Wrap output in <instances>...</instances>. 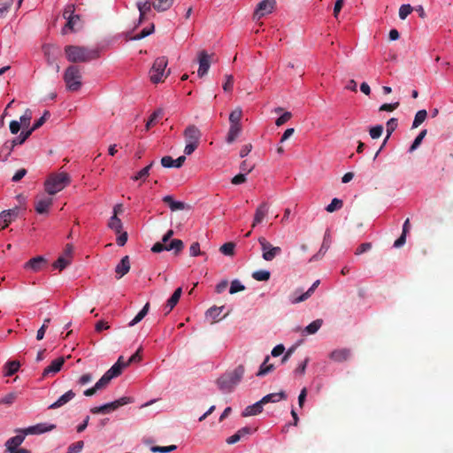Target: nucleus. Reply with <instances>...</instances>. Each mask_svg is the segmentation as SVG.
I'll use <instances>...</instances> for the list:
<instances>
[{"mask_svg":"<svg viewBox=\"0 0 453 453\" xmlns=\"http://www.w3.org/2000/svg\"><path fill=\"white\" fill-rule=\"evenodd\" d=\"M412 11L413 8L411 7V4L401 5L399 9V18L401 19H405L408 17V15L411 13Z\"/></svg>","mask_w":453,"mask_h":453,"instance_id":"6e6d98bb","label":"nucleus"},{"mask_svg":"<svg viewBox=\"0 0 453 453\" xmlns=\"http://www.w3.org/2000/svg\"><path fill=\"white\" fill-rule=\"evenodd\" d=\"M181 294H182L181 288H178L175 289V291L173 292L172 296L166 302L165 309H167V311H166L165 314H168L174 308V306L178 303Z\"/></svg>","mask_w":453,"mask_h":453,"instance_id":"bb28decb","label":"nucleus"},{"mask_svg":"<svg viewBox=\"0 0 453 453\" xmlns=\"http://www.w3.org/2000/svg\"><path fill=\"white\" fill-rule=\"evenodd\" d=\"M270 357L267 356L263 364L260 365L258 372H257V376H265L267 373L273 371L274 366L272 364H268Z\"/></svg>","mask_w":453,"mask_h":453,"instance_id":"72a5a7b5","label":"nucleus"},{"mask_svg":"<svg viewBox=\"0 0 453 453\" xmlns=\"http://www.w3.org/2000/svg\"><path fill=\"white\" fill-rule=\"evenodd\" d=\"M245 372L242 365H238L233 372L222 375L217 380V385L222 392H231L241 381Z\"/></svg>","mask_w":453,"mask_h":453,"instance_id":"f03ea898","label":"nucleus"},{"mask_svg":"<svg viewBox=\"0 0 453 453\" xmlns=\"http://www.w3.org/2000/svg\"><path fill=\"white\" fill-rule=\"evenodd\" d=\"M298 292L299 291H296L288 296L289 301L292 304L299 303L301 302L307 300L310 297L309 293L307 292L297 295Z\"/></svg>","mask_w":453,"mask_h":453,"instance_id":"ea45409f","label":"nucleus"},{"mask_svg":"<svg viewBox=\"0 0 453 453\" xmlns=\"http://www.w3.org/2000/svg\"><path fill=\"white\" fill-rule=\"evenodd\" d=\"M65 362V357H60L53 360L49 366H47L42 372V377H48L50 374L58 372Z\"/></svg>","mask_w":453,"mask_h":453,"instance_id":"2eb2a0df","label":"nucleus"},{"mask_svg":"<svg viewBox=\"0 0 453 453\" xmlns=\"http://www.w3.org/2000/svg\"><path fill=\"white\" fill-rule=\"evenodd\" d=\"M71 264V259L64 256L59 257L52 265L53 268L60 271L64 270Z\"/></svg>","mask_w":453,"mask_h":453,"instance_id":"c03bdc74","label":"nucleus"},{"mask_svg":"<svg viewBox=\"0 0 453 453\" xmlns=\"http://www.w3.org/2000/svg\"><path fill=\"white\" fill-rule=\"evenodd\" d=\"M226 81L223 84V90L225 92H231L234 87V76L232 74L225 75Z\"/></svg>","mask_w":453,"mask_h":453,"instance_id":"4d7b16f0","label":"nucleus"},{"mask_svg":"<svg viewBox=\"0 0 453 453\" xmlns=\"http://www.w3.org/2000/svg\"><path fill=\"white\" fill-rule=\"evenodd\" d=\"M19 215V208L15 207L0 213V228L4 229L8 226Z\"/></svg>","mask_w":453,"mask_h":453,"instance_id":"f8f14e48","label":"nucleus"},{"mask_svg":"<svg viewBox=\"0 0 453 453\" xmlns=\"http://www.w3.org/2000/svg\"><path fill=\"white\" fill-rule=\"evenodd\" d=\"M53 200L50 196H37L35 200V209L37 213H46L49 208L52 205Z\"/></svg>","mask_w":453,"mask_h":453,"instance_id":"4468645a","label":"nucleus"},{"mask_svg":"<svg viewBox=\"0 0 453 453\" xmlns=\"http://www.w3.org/2000/svg\"><path fill=\"white\" fill-rule=\"evenodd\" d=\"M213 56H214L213 54L210 55L205 50H201L198 52L197 59H198V63H199V67L197 70V75L200 78H202L205 74H207V73L210 69Z\"/></svg>","mask_w":453,"mask_h":453,"instance_id":"1a4fd4ad","label":"nucleus"},{"mask_svg":"<svg viewBox=\"0 0 453 453\" xmlns=\"http://www.w3.org/2000/svg\"><path fill=\"white\" fill-rule=\"evenodd\" d=\"M397 125H398V121H397V119L395 118H391L388 122H387V137L385 138L384 142H383V144L382 146L380 148V150L377 151V153L375 154V157L374 158L378 156V154L380 152V150H382V147L385 145V143L387 142L388 139L390 137L391 134L395 130V128L397 127Z\"/></svg>","mask_w":453,"mask_h":453,"instance_id":"cd10ccee","label":"nucleus"},{"mask_svg":"<svg viewBox=\"0 0 453 453\" xmlns=\"http://www.w3.org/2000/svg\"><path fill=\"white\" fill-rule=\"evenodd\" d=\"M75 393L73 390H69L66 393H65L63 395H61L55 403L50 404L49 406V409H58L65 403H67L69 401H71L73 398H74Z\"/></svg>","mask_w":453,"mask_h":453,"instance_id":"5701e85b","label":"nucleus"},{"mask_svg":"<svg viewBox=\"0 0 453 453\" xmlns=\"http://www.w3.org/2000/svg\"><path fill=\"white\" fill-rule=\"evenodd\" d=\"M83 447H84L83 441H76V442L69 445V447L67 448L66 453H80L82 450Z\"/></svg>","mask_w":453,"mask_h":453,"instance_id":"864d4df0","label":"nucleus"},{"mask_svg":"<svg viewBox=\"0 0 453 453\" xmlns=\"http://www.w3.org/2000/svg\"><path fill=\"white\" fill-rule=\"evenodd\" d=\"M123 368L119 365V364H114L106 373L111 376V379L118 377L121 374Z\"/></svg>","mask_w":453,"mask_h":453,"instance_id":"5fc2aeb1","label":"nucleus"},{"mask_svg":"<svg viewBox=\"0 0 453 453\" xmlns=\"http://www.w3.org/2000/svg\"><path fill=\"white\" fill-rule=\"evenodd\" d=\"M383 133V126L382 125H377L375 127H372L369 130L370 136L372 139H378L381 136Z\"/></svg>","mask_w":453,"mask_h":453,"instance_id":"13d9d810","label":"nucleus"},{"mask_svg":"<svg viewBox=\"0 0 453 453\" xmlns=\"http://www.w3.org/2000/svg\"><path fill=\"white\" fill-rule=\"evenodd\" d=\"M242 117V111L240 107L234 109L229 115V122L231 125H241L240 121Z\"/></svg>","mask_w":453,"mask_h":453,"instance_id":"37998d69","label":"nucleus"},{"mask_svg":"<svg viewBox=\"0 0 453 453\" xmlns=\"http://www.w3.org/2000/svg\"><path fill=\"white\" fill-rule=\"evenodd\" d=\"M153 165H154V161L150 162L147 166H145L141 171H139L135 175L132 176L131 179L134 181H137L140 180L142 181H145V180L150 175V171L151 167L153 166Z\"/></svg>","mask_w":453,"mask_h":453,"instance_id":"2f4dec72","label":"nucleus"},{"mask_svg":"<svg viewBox=\"0 0 453 453\" xmlns=\"http://www.w3.org/2000/svg\"><path fill=\"white\" fill-rule=\"evenodd\" d=\"M46 265L47 260L42 256H37L28 260L24 265V268L37 273L40 272Z\"/></svg>","mask_w":453,"mask_h":453,"instance_id":"ddd939ff","label":"nucleus"},{"mask_svg":"<svg viewBox=\"0 0 453 453\" xmlns=\"http://www.w3.org/2000/svg\"><path fill=\"white\" fill-rule=\"evenodd\" d=\"M65 53L68 61L72 63L89 62L100 57L98 49H90L84 46L67 45Z\"/></svg>","mask_w":453,"mask_h":453,"instance_id":"f257e3e1","label":"nucleus"},{"mask_svg":"<svg viewBox=\"0 0 453 453\" xmlns=\"http://www.w3.org/2000/svg\"><path fill=\"white\" fill-rule=\"evenodd\" d=\"M298 292L299 291H296L288 296L289 301L292 304L299 303L301 302L307 300L310 297L309 293L307 292L297 295Z\"/></svg>","mask_w":453,"mask_h":453,"instance_id":"a19ab883","label":"nucleus"},{"mask_svg":"<svg viewBox=\"0 0 453 453\" xmlns=\"http://www.w3.org/2000/svg\"><path fill=\"white\" fill-rule=\"evenodd\" d=\"M426 129L422 130L418 135L415 138L414 142H412L411 146L409 149L410 152L414 151L422 142L423 139L426 135Z\"/></svg>","mask_w":453,"mask_h":453,"instance_id":"8fccbe9b","label":"nucleus"},{"mask_svg":"<svg viewBox=\"0 0 453 453\" xmlns=\"http://www.w3.org/2000/svg\"><path fill=\"white\" fill-rule=\"evenodd\" d=\"M154 25L151 24L150 28H143L139 34L135 35L132 39L133 40H141L154 32Z\"/></svg>","mask_w":453,"mask_h":453,"instance_id":"052dcab7","label":"nucleus"},{"mask_svg":"<svg viewBox=\"0 0 453 453\" xmlns=\"http://www.w3.org/2000/svg\"><path fill=\"white\" fill-rule=\"evenodd\" d=\"M20 367V363L19 361L13 360V361H8L4 366V376L10 377L16 373Z\"/></svg>","mask_w":453,"mask_h":453,"instance_id":"c85d7f7f","label":"nucleus"},{"mask_svg":"<svg viewBox=\"0 0 453 453\" xmlns=\"http://www.w3.org/2000/svg\"><path fill=\"white\" fill-rule=\"evenodd\" d=\"M276 6V0L261 1L253 14V19L258 20L266 14L272 13Z\"/></svg>","mask_w":453,"mask_h":453,"instance_id":"9d476101","label":"nucleus"},{"mask_svg":"<svg viewBox=\"0 0 453 453\" xmlns=\"http://www.w3.org/2000/svg\"><path fill=\"white\" fill-rule=\"evenodd\" d=\"M351 356V351L349 349H338L332 351L329 355L330 359L334 362H344L347 361Z\"/></svg>","mask_w":453,"mask_h":453,"instance_id":"a211bd4d","label":"nucleus"},{"mask_svg":"<svg viewBox=\"0 0 453 453\" xmlns=\"http://www.w3.org/2000/svg\"><path fill=\"white\" fill-rule=\"evenodd\" d=\"M163 202L167 204L172 211H181V210H189L190 205L183 203L175 201L172 196H165L163 197Z\"/></svg>","mask_w":453,"mask_h":453,"instance_id":"aec40b11","label":"nucleus"},{"mask_svg":"<svg viewBox=\"0 0 453 453\" xmlns=\"http://www.w3.org/2000/svg\"><path fill=\"white\" fill-rule=\"evenodd\" d=\"M263 406L264 404L261 403V400L255 403L252 405L247 406L244 411L242 413V417H250V416H255L263 411Z\"/></svg>","mask_w":453,"mask_h":453,"instance_id":"b1692460","label":"nucleus"},{"mask_svg":"<svg viewBox=\"0 0 453 453\" xmlns=\"http://www.w3.org/2000/svg\"><path fill=\"white\" fill-rule=\"evenodd\" d=\"M16 145H17V140H12V141L6 142L0 148V160L3 161V162L7 161V159L10 157L13 148Z\"/></svg>","mask_w":453,"mask_h":453,"instance_id":"4be33fe9","label":"nucleus"},{"mask_svg":"<svg viewBox=\"0 0 453 453\" xmlns=\"http://www.w3.org/2000/svg\"><path fill=\"white\" fill-rule=\"evenodd\" d=\"M287 398V395L284 391H280L278 393H272L265 395L261 399V403L264 405L268 403H278L281 400H285Z\"/></svg>","mask_w":453,"mask_h":453,"instance_id":"393cba45","label":"nucleus"},{"mask_svg":"<svg viewBox=\"0 0 453 453\" xmlns=\"http://www.w3.org/2000/svg\"><path fill=\"white\" fill-rule=\"evenodd\" d=\"M242 127L241 125H231L229 127V130L226 138L227 143H233L235 139L238 137L241 133Z\"/></svg>","mask_w":453,"mask_h":453,"instance_id":"7c9ffc66","label":"nucleus"},{"mask_svg":"<svg viewBox=\"0 0 453 453\" xmlns=\"http://www.w3.org/2000/svg\"><path fill=\"white\" fill-rule=\"evenodd\" d=\"M17 435L11 437L5 441V449L7 452L12 451L18 449L24 441L26 434L22 432V429H17Z\"/></svg>","mask_w":453,"mask_h":453,"instance_id":"9b49d317","label":"nucleus"},{"mask_svg":"<svg viewBox=\"0 0 453 453\" xmlns=\"http://www.w3.org/2000/svg\"><path fill=\"white\" fill-rule=\"evenodd\" d=\"M271 273L266 270L256 271L252 273L253 279L257 281H266L270 279Z\"/></svg>","mask_w":453,"mask_h":453,"instance_id":"49530a36","label":"nucleus"},{"mask_svg":"<svg viewBox=\"0 0 453 453\" xmlns=\"http://www.w3.org/2000/svg\"><path fill=\"white\" fill-rule=\"evenodd\" d=\"M258 242L261 246L262 257L265 261H272L281 253L280 247L273 246L264 236L258 238Z\"/></svg>","mask_w":453,"mask_h":453,"instance_id":"6e6552de","label":"nucleus"},{"mask_svg":"<svg viewBox=\"0 0 453 453\" xmlns=\"http://www.w3.org/2000/svg\"><path fill=\"white\" fill-rule=\"evenodd\" d=\"M129 270H130L129 257L125 256L124 257H122V259L120 260V262L117 265V266L115 268V272L117 273V278L118 279L122 278L124 275H126L129 272Z\"/></svg>","mask_w":453,"mask_h":453,"instance_id":"412c9836","label":"nucleus"},{"mask_svg":"<svg viewBox=\"0 0 453 453\" xmlns=\"http://www.w3.org/2000/svg\"><path fill=\"white\" fill-rule=\"evenodd\" d=\"M269 211V205L267 203H262L256 210L252 227H255L257 224L261 223L266 217Z\"/></svg>","mask_w":453,"mask_h":453,"instance_id":"6ab92c4d","label":"nucleus"},{"mask_svg":"<svg viewBox=\"0 0 453 453\" xmlns=\"http://www.w3.org/2000/svg\"><path fill=\"white\" fill-rule=\"evenodd\" d=\"M75 12V5L73 4H67L63 12V17L65 19H68L72 16H78L74 13Z\"/></svg>","mask_w":453,"mask_h":453,"instance_id":"0e129e2a","label":"nucleus"},{"mask_svg":"<svg viewBox=\"0 0 453 453\" xmlns=\"http://www.w3.org/2000/svg\"><path fill=\"white\" fill-rule=\"evenodd\" d=\"M244 289V285H242L238 280H234L231 282L229 293L233 295L237 292L243 291Z\"/></svg>","mask_w":453,"mask_h":453,"instance_id":"bf43d9fd","label":"nucleus"},{"mask_svg":"<svg viewBox=\"0 0 453 453\" xmlns=\"http://www.w3.org/2000/svg\"><path fill=\"white\" fill-rule=\"evenodd\" d=\"M150 303H147L143 308L138 312V314L128 323L129 326H134L139 323L149 312Z\"/></svg>","mask_w":453,"mask_h":453,"instance_id":"4c0bfd02","label":"nucleus"},{"mask_svg":"<svg viewBox=\"0 0 453 453\" xmlns=\"http://www.w3.org/2000/svg\"><path fill=\"white\" fill-rule=\"evenodd\" d=\"M234 242H226L220 248L219 250L222 254L226 256H234Z\"/></svg>","mask_w":453,"mask_h":453,"instance_id":"09e8293b","label":"nucleus"},{"mask_svg":"<svg viewBox=\"0 0 453 453\" xmlns=\"http://www.w3.org/2000/svg\"><path fill=\"white\" fill-rule=\"evenodd\" d=\"M164 116V111L162 109H157V111H155L149 118L147 123H146V126H145V128L146 130H150L151 127H153L157 119L159 118H162Z\"/></svg>","mask_w":453,"mask_h":453,"instance_id":"e433bc0d","label":"nucleus"},{"mask_svg":"<svg viewBox=\"0 0 453 453\" xmlns=\"http://www.w3.org/2000/svg\"><path fill=\"white\" fill-rule=\"evenodd\" d=\"M291 117H292L291 112H289V111L284 112L281 116H280L276 119V121H275L276 126H278V127L282 126L283 124L288 122L291 119Z\"/></svg>","mask_w":453,"mask_h":453,"instance_id":"774afa93","label":"nucleus"},{"mask_svg":"<svg viewBox=\"0 0 453 453\" xmlns=\"http://www.w3.org/2000/svg\"><path fill=\"white\" fill-rule=\"evenodd\" d=\"M81 21L80 15L78 16H72L68 19H66V24L62 29V34H66V29H69L70 31H75V27L79 25Z\"/></svg>","mask_w":453,"mask_h":453,"instance_id":"473e14b6","label":"nucleus"},{"mask_svg":"<svg viewBox=\"0 0 453 453\" xmlns=\"http://www.w3.org/2000/svg\"><path fill=\"white\" fill-rule=\"evenodd\" d=\"M108 226L116 234H119L122 230V222L116 215H112L108 222Z\"/></svg>","mask_w":453,"mask_h":453,"instance_id":"58836bf2","label":"nucleus"},{"mask_svg":"<svg viewBox=\"0 0 453 453\" xmlns=\"http://www.w3.org/2000/svg\"><path fill=\"white\" fill-rule=\"evenodd\" d=\"M167 64L168 61L165 57H159L156 58L150 71V78L153 83L162 82L164 81V79L169 75L170 71L165 72Z\"/></svg>","mask_w":453,"mask_h":453,"instance_id":"39448f33","label":"nucleus"},{"mask_svg":"<svg viewBox=\"0 0 453 453\" xmlns=\"http://www.w3.org/2000/svg\"><path fill=\"white\" fill-rule=\"evenodd\" d=\"M81 70L76 65H70L66 68L64 74V81L66 87L71 91H77L81 87Z\"/></svg>","mask_w":453,"mask_h":453,"instance_id":"423d86ee","label":"nucleus"},{"mask_svg":"<svg viewBox=\"0 0 453 453\" xmlns=\"http://www.w3.org/2000/svg\"><path fill=\"white\" fill-rule=\"evenodd\" d=\"M173 4V0H152V6L157 12H165L169 10Z\"/></svg>","mask_w":453,"mask_h":453,"instance_id":"c756f323","label":"nucleus"},{"mask_svg":"<svg viewBox=\"0 0 453 453\" xmlns=\"http://www.w3.org/2000/svg\"><path fill=\"white\" fill-rule=\"evenodd\" d=\"M427 112L426 110H420L418 111L414 118L413 123H412V128H417L419 127L426 119Z\"/></svg>","mask_w":453,"mask_h":453,"instance_id":"a18cd8bd","label":"nucleus"},{"mask_svg":"<svg viewBox=\"0 0 453 453\" xmlns=\"http://www.w3.org/2000/svg\"><path fill=\"white\" fill-rule=\"evenodd\" d=\"M151 6H152V0L137 3V8L140 12V22L144 19L146 13L150 11Z\"/></svg>","mask_w":453,"mask_h":453,"instance_id":"f704fd0d","label":"nucleus"},{"mask_svg":"<svg viewBox=\"0 0 453 453\" xmlns=\"http://www.w3.org/2000/svg\"><path fill=\"white\" fill-rule=\"evenodd\" d=\"M183 135L186 142L184 153L186 155H191L199 146L202 132L196 126L188 125L185 128Z\"/></svg>","mask_w":453,"mask_h":453,"instance_id":"20e7f679","label":"nucleus"},{"mask_svg":"<svg viewBox=\"0 0 453 453\" xmlns=\"http://www.w3.org/2000/svg\"><path fill=\"white\" fill-rule=\"evenodd\" d=\"M12 4L13 0H6L5 2L0 4V19H2L4 14L9 12Z\"/></svg>","mask_w":453,"mask_h":453,"instance_id":"338daca9","label":"nucleus"},{"mask_svg":"<svg viewBox=\"0 0 453 453\" xmlns=\"http://www.w3.org/2000/svg\"><path fill=\"white\" fill-rule=\"evenodd\" d=\"M322 324H323V320L320 319H318L312 321L311 324H309L304 328V332L308 334H313L319 331V329L321 327Z\"/></svg>","mask_w":453,"mask_h":453,"instance_id":"79ce46f5","label":"nucleus"},{"mask_svg":"<svg viewBox=\"0 0 453 453\" xmlns=\"http://www.w3.org/2000/svg\"><path fill=\"white\" fill-rule=\"evenodd\" d=\"M224 306H213L206 311L205 316L208 319H211V322H215L219 319V316L222 312Z\"/></svg>","mask_w":453,"mask_h":453,"instance_id":"c9c22d12","label":"nucleus"},{"mask_svg":"<svg viewBox=\"0 0 453 453\" xmlns=\"http://www.w3.org/2000/svg\"><path fill=\"white\" fill-rule=\"evenodd\" d=\"M251 429L249 426H245L238 430L234 434L231 435L226 439V443L234 444L238 442L242 437L250 434Z\"/></svg>","mask_w":453,"mask_h":453,"instance_id":"a878e982","label":"nucleus"},{"mask_svg":"<svg viewBox=\"0 0 453 453\" xmlns=\"http://www.w3.org/2000/svg\"><path fill=\"white\" fill-rule=\"evenodd\" d=\"M17 398V393L12 392L4 395L2 399H0V404H12Z\"/></svg>","mask_w":453,"mask_h":453,"instance_id":"e2e57ef3","label":"nucleus"},{"mask_svg":"<svg viewBox=\"0 0 453 453\" xmlns=\"http://www.w3.org/2000/svg\"><path fill=\"white\" fill-rule=\"evenodd\" d=\"M342 201L339 198H334L331 203L326 206V210L328 212H334L342 207Z\"/></svg>","mask_w":453,"mask_h":453,"instance_id":"603ef678","label":"nucleus"},{"mask_svg":"<svg viewBox=\"0 0 453 453\" xmlns=\"http://www.w3.org/2000/svg\"><path fill=\"white\" fill-rule=\"evenodd\" d=\"M176 446L175 445H170V446H153L151 448V451L152 452H160V453H168V452H171V451H173L174 449H176Z\"/></svg>","mask_w":453,"mask_h":453,"instance_id":"69168bd1","label":"nucleus"},{"mask_svg":"<svg viewBox=\"0 0 453 453\" xmlns=\"http://www.w3.org/2000/svg\"><path fill=\"white\" fill-rule=\"evenodd\" d=\"M112 379L106 372L101 377V379L95 384L96 388L99 390L104 389Z\"/></svg>","mask_w":453,"mask_h":453,"instance_id":"3c124183","label":"nucleus"},{"mask_svg":"<svg viewBox=\"0 0 453 453\" xmlns=\"http://www.w3.org/2000/svg\"><path fill=\"white\" fill-rule=\"evenodd\" d=\"M55 428L54 425L47 426L46 424H37L35 426H29L27 428H23L22 432L26 435L28 434H41L45 432L51 431Z\"/></svg>","mask_w":453,"mask_h":453,"instance_id":"f3484780","label":"nucleus"},{"mask_svg":"<svg viewBox=\"0 0 453 453\" xmlns=\"http://www.w3.org/2000/svg\"><path fill=\"white\" fill-rule=\"evenodd\" d=\"M132 402L133 400L131 397L123 396L111 403H108L98 407H93L90 409V412L93 414H107Z\"/></svg>","mask_w":453,"mask_h":453,"instance_id":"0eeeda50","label":"nucleus"},{"mask_svg":"<svg viewBox=\"0 0 453 453\" xmlns=\"http://www.w3.org/2000/svg\"><path fill=\"white\" fill-rule=\"evenodd\" d=\"M372 248V242H364L362 244H360L355 250V255L356 256H360L362 255L363 253H365L369 250H371Z\"/></svg>","mask_w":453,"mask_h":453,"instance_id":"680f3d73","label":"nucleus"},{"mask_svg":"<svg viewBox=\"0 0 453 453\" xmlns=\"http://www.w3.org/2000/svg\"><path fill=\"white\" fill-rule=\"evenodd\" d=\"M332 243V237L330 232L328 230L326 231L323 238L322 245L317 254H315L310 261L318 260L322 257L326 252L328 250Z\"/></svg>","mask_w":453,"mask_h":453,"instance_id":"dca6fc26","label":"nucleus"},{"mask_svg":"<svg viewBox=\"0 0 453 453\" xmlns=\"http://www.w3.org/2000/svg\"><path fill=\"white\" fill-rule=\"evenodd\" d=\"M70 182L71 178L65 172L50 174L44 183L45 191L53 196L63 190Z\"/></svg>","mask_w":453,"mask_h":453,"instance_id":"7ed1b4c3","label":"nucleus"},{"mask_svg":"<svg viewBox=\"0 0 453 453\" xmlns=\"http://www.w3.org/2000/svg\"><path fill=\"white\" fill-rule=\"evenodd\" d=\"M50 111H45L43 115L34 123L33 127L29 129V131H31V133H33L35 130L41 127L45 123V121L50 118Z\"/></svg>","mask_w":453,"mask_h":453,"instance_id":"de8ad7c7","label":"nucleus"}]
</instances>
